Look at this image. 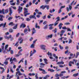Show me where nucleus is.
I'll return each instance as SVG.
<instances>
[{
	"label": "nucleus",
	"instance_id": "14",
	"mask_svg": "<svg viewBox=\"0 0 79 79\" xmlns=\"http://www.w3.org/2000/svg\"><path fill=\"white\" fill-rule=\"evenodd\" d=\"M11 35H10L9 37L7 36H5L4 38L6 39H7V40H9L10 38H11Z\"/></svg>",
	"mask_w": 79,
	"mask_h": 79
},
{
	"label": "nucleus",
	"instance_id": "3",
	"mask_svg": "<svg viewBox=\"0 0 79 79\" xmlns=\"http://www.w3.org/2000/svg\"><path fill=\"white\" fill-rule=\"evenodd\" d=\"M69 7H67L66 8V10L68 12L69 11V10H72V5H71V4H70V5H69Z\"/></svg>",
	"mask_w": 79,
	"mask_h": 79
},
{
	"label": "nucleus",
	"instance_id": "59",
	"mask_svg": "<svg viewBox=\"0 0 79 79\" xmlns=\"http://www.w3.org/2000/svg\"><path fill=\"white\" fill-rule=\"evenodd\" d=\"M14 52L13 51V50H11V51H10L11 54H13Z\"/></svg>",
	"mask_w": 79,
	"mask_h": 79
},
{
	"label": "nucleus",
	"instance_id": "58",
	"mask_svg": "<svg viewBox=\"0 0 79 79\" xmlns=\"http://www.w3.org/2000/svg\"><path fill=\"white\" fill-rule=\"evenodd\" d=\"M25 65H26L27 64V60H25Z\"/></svg>",
	"mask_w": 79,
	"mask_h": 79
},
{
	"label": "nucleus",
	"instance_id": "23",
	"mask_svg": "<svg viewBox=\"0 0 79 79\" xmlns=\"http://www.w3.org/2000/svg\"><path fill=\"white\" fill-rule=\"evenodd\" d=\"M78 75H79V73H75V74H73V76L74 77H76L77 76H78Z\"/></svg>",
	"mask_w": 79,
	"mask_h": 79
},
{
	"label": "nucleus",
	"instance_id": "37",
	"mask_svg": "<svg viewBox=\"0 0 79 79\" xmlns=\"http://www.w3.org/2000/svg\"><path fill=\"white\" fill-rule=\"evenodd\" d=\"M59 46L60 49H61V50H63V47L61 46V45H59Z\"/></svg>",
	"mask_w": 79,
	"mask_h": 79
},
{
	"label": "nucleus",
	"instance_id": "13",
	"mask_svg": "<svg viewBox=\"0 0 79 79\" xmlns=\"http://www.w3.org/2000/svg\"><path fill=\"white\" fill-rule=\"evenodd\" d=\"M32 35H33L34 34H35V32H36V30H35V28H33V29L32 30Z\"/></svg>",
	"mask_w": 79,
	"mask_h": 79
},
{
	"label": "nucleus",
	"instance_id": "44",
	"mask_svg": "<svg viewBox=\"0 0 79 79\" xmlns=\"http://www.w3.org/2000/svg\"><path fill=\"white\" fill-rule=\"evenodd\" d=\"M7 51L8 52H10V51H11V48L10 47V48H9V50L7 49Z\"/></svg>",
	"mask_w": 79,
	"mask_h": 79
},
{
	"label": "nucleus",
	"instance_id": "15",
	"mask_svg": "<svg viewBox=\"0 0 79 79\" xmlns=\"http://www.w3.org/2000/svg\"><path fill=\"white\" fill-rule=\"evenodd\" d=\"M30 19H32V18H34L35 19H36V17L34 15H30L29 17Z\"/></svg>",
	"mask_w": 79,
	"mask_h": 79
},
{
	"label": "nucleus",
	"instance_id": "30",
	"mask_svg": "<svg viewBox=\"0 0 79 79\" xmlns=\"http://www.w3.org/2000/svg\"><path fill=\"white\" fill-rule=\"evenodd\" d=\"M24 60V58H23L22 60H21L18 63V64H20L21 63V61L22 62V63H23V60Z\"/></svg>",
	"mask_w": 79,
	"mask_h": 79
},
{
	"label": "nucleus",
	"instance_id": "49",
	"mask_svg": "<svg viewBox=\"0 0 79 79\" xmlns=\"http://www.w3.org/2000/svg\"><path fill=\"white\" fill-rule=\"evenodd\" d=\"M46 78H48V77H50V75H46L45 77Z\"/></svg>",
	"mask_w": 79,
	"mask_h": 79
},
{
	"label": "nucleus",
	"instance_id": "40",
	"mask_svg": "<svg viewBox=\"0 0 79 79\" xmlns=\"http://www.w3.org/2000/svg\"><path fill=\"white\" fill-rule=\"evenodd\" d=\"M17 24H16V26L13 28V29H17Z\"/></svg>",
	"mask_w": 79,
	"mask_h": 79
},
{
	"label": "nucleus",
	"instance_id": "1",
	"mask_svg": "<svg viewBox=\"0 0 79 79\" xmlns=\"http://www.w3.org/2000/svg\"><path fill=\"white\" fill-rule=\"evenodd\" d=\"M24 12L23 14L24 16L26 17V16H27V15H30V13H28V9L24 8Z\"/></svg>",
	"mask_w": 79,
	"mask_h": 79
},
{
	"label": "nucleus",
	"instance_id": "12",
	"mask_svg": "<svg viewBox=\"0 0 79 79\" xmlns=\"http://www.w3.org/2000/svg\"><path fill=\"white\" fill-rule=\"evenodd\" d=\"M0 14L5 15V10L3 9L2 10L0 9Z\"/></svg>",
	"mask_w": 79,
	"mask_h": 79
},
{
	"label": "nucleus",
	"instance_id": "10",
	"mask_svg": "<svg viewBox=\"0 0 79 79\" xmlns=\"http://www.w3.org/2000/svg\"><path fill=\"white\" fill-rule=\"evenodd\" d=\"M40 67L41 68H44V66H45V64H44L42 63H41L40 64Z\"/></svg>",
	"mask_w": 79,
	"mask_h": 79
},
{
	"label": "nucleus",
	"instance_id": "22",
	"mask_svg": "<svg viewBox=\"0 0 79 79\" xmlns=\"http://www.w3.org/2000/svg\"><path fill=\"white\" fill-rule=\"evenodd\" d=\"M5 14H6V13H9V9H6L5 10Z\"/></svg>",
	"mask_w": 79,
	"mask_h": 79
},
{
	"label": "nucleus",
	"instance_id": "34",
	"mask_svg": "<svg viewBox=\"0 0 79 79\" xmlns=\"http://www.w3.org/2000/svg\"><path fill=\"white\" fill-rule=\"evenodd\" d=\"M6 23H3V27H5L6 26Z\"/></svg>",
	"mask_w": 79,
	"mask_h": 79
},
{
	"label": "nucleus",
	"instance_id": "61",
	"mask_svg": "<svg viewBox=\"0 0 79 79\" xmlns=\"http://www.w3.org/2000/svg\"><path fill=\"white\" fill-rule=\"evenodd\" d=\"M49 29L50 30H52V29H53V27H50L49 28Z\"/></svg>",
	"mask_w": 79,
	"mask_h": 79
},
{
	"label": "nucleus",
	"instance_id": "27",
	"mask_svg": "<svg viewBox=\"0 0 79 79\" xmlns=\"http://www.w3.org/2000/svg\"><path fill=\"white\" fill-rule=\"evenodd\" d=\"M58 24V21H56L54 23V26H56Z\"/></svg>",
	"mask_w": 79,
	"mask_h": 79
},
{
	"label": "nucleus",
	"instance_id": "56",
	"mask_svg": "<svg viewBox=\"0 0 79 79\" xmlns=\"http://www.w3.org/2000/svg\"><path fill=\"white\" fill-rule=\"evenodd\" d=\"M26 20L27 21H29L31 20L30 19H29V18H27L26 19Z\"/></svg>",
	"mask_w": 79,
	"mask_h": 79
},
{
	"label": "nucleus",
	"instance_id": "35",
	"mask_svg": "<svg viewBox=\"0 0 79 79\" xmlns=\"http://www.w3.org/2000/svg\"><path fill=\"white\" fill-rule=\"evenodd\" d=\"M48 28V25H45L44 27V29H46Z\"/></svg>",
	"mask_w": 79,
	"mask_h": 79
},
{
	"label": "nucleus",
	"instance_id": "39",
	"mask_svg": "<svg viewBox=\"0 0 79 79\" xmlns=\"http://www.w3.org/2000/svg\"><path fill=\"white\" fill-rule=\"evenodd\" d=\"M42 18L43 19H46V15L44 16H42Z\"/></svg>",
	"mask_w": 79,
	"mask_h": 79
},
{
	"label": "nucleus",
	"instance_id": "38",
	"mask_svg": "<svg viewBox=\"0 0 79 79\" xmlns=\"http://www.w3.org/2000/svg\"><path fill=\"white\" fill-rule=\"evenodd\" d=\"M72 14H73V12L71 11V12L69 13V15L70 16H71V15H72Z\"/></svg>",
	"mask_w": 79,
	"mask_h": 79
},
{
	"label": "nucleus",
	"instance_id": "55",
	"mask_svg": "<svg viewBox=\"0 0 79 79\" xmlns=\"http://www.w3.org/2000/svg\"><path fill=\"white\" fill-rule=\"evenodd\" d=\"M68 31H71V30L69 28H67Z\"/></svg>",
	"mask_w": 79,
	"mask_h": 79
},
{
	"label": "nucleus",
	"instance_id": "60",
	"mask_svg": "<svg viewBox=\"0 0 79 79\" xmlns=\"http://www.w3.org/2000/svg\"><path fill=\"white\" fill-rule=\"evenodd\" d=\"M63 76V74L62 73H60L59 74V77H61V76Z\"/></svg>",
	"mask_w": 79,
	"mask_h": 79
},
{
	"label": "nucleus",
	"instance_id": "2",
	"mask_svg": "<svg viewBox=\"0 0 79 79\" xmlns=\"http://www.w3.org/2000/svg\"><path fill=\"white\" fill-rule=\"evenodd\" d=\"M8 47V45L7 44L5 46V48H4V46H2V52L4 53H5V52H6V49Z\"/></svg>",
	"mask_w": 79,
	"mask_h": 79
},
{
	"label": "nucleus",
	"instance_id": "53",
	"mask_svg": "<svg viewBox=\"0 0 79 79\" xmlns=\"http://www.w3.org/2000/svg\"><path fill=\"white\" fill-rule=\"evenodd\" d=\"M55 77H58L59 76H60V75H59V74H58V73H56V75H55Z\"/></svg>",
	"mask_w": 79,
	"mask_h": 79
},
{
	"label": "nucleus",
	"instance_id": "28",
	"mask_svg": "<svg viewBox=\"0 0 79 79\" xmlns=\"http://www.w3.org/2000/svg\"><path fill=\"white\" fill-rule=\"evenodd\" d=\"M29 76H35V73H30L29 74Z\"/></svg>",
	"mask_w": 79,
	"mask_h": 79
},
{
	"label": "nucleus",
	"instance_id": "6",
	"mask_svg": "<svg viewBox=\"0 0 79 79\" xmlns=\"http://www.w3.org/2000/svg\"><path fill=\"white\" fill-rule=\"evenodd\" d=\"M40 47L41 49H42L43 50H45V47H46V46L44 45H41L40 46Z\"/></svg>",
	"mask_w": 79,
	"mask_h": 79
},
{
	"label": "nucleus",
	"instance_id": "36",
	"mask_svg": "<svg viewBox=\"0 0 79 79\" xmlns=\"http://www.w3.org/2000/svg\"><path fill=\"white\" fill-rule=\"evenodd\" d=\"M34 44H32L31 45V48H34Z\"/></svg>",
	"mask_w": 79,
	"mask_h": 79
},
{
	"label": "nucleus",
	"instance_id": "50",
	"mask_svg": "<svg viewBox=\"0 0 79 79\" xmlns=\"http://www.w3.org/2000/svg\"><path fill=\"white\" fill-rule=\"evenodd\" d=\"M57 32V29L55 28L54 30V33H56Z\"/></svg>",
	"mask_w": 79,
	"mask_h": 79
},
{
	"label": "nucleus",
	"instance_id": "42",
	"mask_svg": "<svg viewBox=\"0 0 79 79\" xmlns=\"http://www.w3.org/2000/svg\"><path fill=\"white\" fill-rule=\"evenodd\" d=\"M19 43V42H17L16 44L15 45V46H17V47H18V46L19 45V44H18Z\"/></svg>",
	"mask_w": 79,
	"mask_h": 79
},
{
	"label": "nucleus",
	"instance_id": "21",
	"mask_svg": "<svg viewBox=\"0 0 79 79\" xmlns=\"http://www.w3.org/2000/svg\"><path fill=\"white\" fill-rule=\"evenodd\" d=\"M48 71H50L51 73H53V72H54L55 70L53 69H48Z\"/></svg>",
	"mask_w": 79,
	"mask_h": 79
},
{
	"label": "nucleus",
	"instance_id": "31",
	"mask_svg": "<svg viewBox=\"0 0 79 79\" xmlns=\"http://www.w3.org/2000/svg\"><path fill=\"white\" fill-rule=\"evenodd\" d=\"M56 19H57V21H60V17H57L56 18Z\"/></svg>",
	"mask_w": 79,
	"mask_h": 79
},
{
	"label": "nucleus",
	"instance_id": "20",
	"mask_svg": "<svg viewBox=\"0 0 79 79\" xmlns=\"http://www.w3.org/2000/svg\"><path fill=\"white\" fill-rule=\"evenodd\" d=\"M28 30L26 28L24 30V33H25V34H28V32H27V31Z\"/></svg>",
	"mask_w": 79,
	"mask_h": 79
},
{
	"label": "nucleus",
	"instance_id": "11",
	"mask_svg": "<svg viewBox=\"0 0 79 79\" xmlns=\"http://www.w3.org/2000/svg\"><path fill=\"white\" fill-rule=\"evenodd\" d=\"M26 24L24 23H22L20 26V28H22V27H23V28H24V27H26Z\"/></svg>",
	"mask_w": 79,
	"mask_h": 79
},
{
	"label": "nucleus",
	"instance_id": "7",
	"mask_svg": "<svg viewBox=\"0 0 79 79\" xmlns=\"http://www.w3.org/2000/svg\"><path fill=\"white\" fill-rule=\"evenodd\" d=\"M18 11H19V13H20L21 12H22L23 11V7L19 6V9H18Z\"/></svg>",
	"mask_w": 79,
	"mask_h": 79
},
{
	"label": "nucleus",
	"instance_id": "18",
	"mask_svg": "<svg viewBox=\"0 0 79 79\" xmlns=\"http://www.w3.org/2000/svg\"><path fill=\"white\" fill-rule=\"evenodd\" d=\"M62 25H63V24L61 23H60L58 27H59V29H61L62 28Z\"/></svg>",
	"mask_w": 79,
	"mask_h": 79
},
{
	"label": "nucleus",
	"instance_id": "24",
	"mask_svg": "<svg viewBox=\"0 0 79 79\" xmlns=\"http://www.w3.org/2000/svg\"><path fill=\"white\" fill-rule=\"evenodd\" d=\"M14 25V23H13V22H10L9 23V26H13Z\"/></svg>",
	"mask_w": 79,
	"mask_h": 79
},
{
	"label": "nucleus",
	"instance_id": "19",
	"mask_svg": "<svg viewBox=\"0 0 79 79\" xmlns=\"http://www.w3.org/2000/svg\"><path fill=\"white\" fill-rule=\"evenodd\" d=\"M44 63L46 64H48V60L47 59H44Z\"/></svg>",
	"mask_w": 79,
	"mask_h": 79
},
{
	"label": "nucleus",
	"instance_id": "54",
	"mask_svg": "<svg viewBox=\"0 0 79 79\" xmlns=\"http://www.w3.org/2000/svg\"><path fill=\"white\" fill-rule=\"evenodd\" d=\"M62 29H67V28L66 27V26H65L64 27H62Z\"/></svg>",
	"mask_w": 79,
	"mask_h": 79
},
{
	"label": "nucleus",
	"instance_id": "25",
	"mask_svg": "<svg viewBox=\"0 0 79 79\" xmlns=\"http://www.w3.org/2000/svg\"><path fill=\"white\" fill-rule=\"evenodd\" d=\"M44 7H45V6L42 5L40 6V9H42V8L43 10H44V9H44Z\"/></svg>",
	"mask_w": 79,
	"mask_h": 79
},
{
	"label": "nucleus",
	"instance_id": "62",
	"mask_svg": "<svg viewBox=\"0 0 79 79\" xmlns=\"http://www.w3.org/2000/svg\"><path fill=\"white\" fill-rule=\"evenodd\" d=\"M13 61H16L17 60H16V58L14 57L13 59Z\"/></svg>",
	"mask_w": 79,
	"mask_h": 79
},
{
	"label": "nucleus",
	"instance_id": "5",
	"mask_svg": "<svg viewBox=\"0 0 79 79\" xmlns=\"http://www.w3.org/2000/svg\"><path fill=\"white\" fill-rule=\"evenodd\" d=\"M47 55H48V56H50H50H49V58H50V59H53V57H52V53L51 52H48L47 53Z\"/></svg>",
	"mask_w": 79,
	"mask_h": 79
},
{
	"label": "nucleus",
	"instance_id": "17",
	"mask_svg": "<svg viewBox=\"0 0 79 79\" xmlns=\"http://www.w3.org/2000/svg\"><path fill=\"white\" fill-rule=\"evenodd\" d=\"M64 63L63 61L59 62L57 63V64H64Z\"/></svg>",
	"mask_w": 79,
	"mask_h": 79
},
{
	"label": "nucleus",
	"instance_id": "64",
	"mask_svg": "<svg viewBox=\"0 0 79 79\" xmlns=\"http://www.w3.org/2000/svg\"><path fill=\"white\" fill-rule=\"evenodd\" d=\"M65 78H66V77H65V76H64V77H61V79H65Z\"/></svg>",
	"mask_w": 79,
	"mask_h": 79
},
{
	"label": "nucleus",
	"instance_id": "41",
	"mask_svg": "<svg viewBox=\"0 0 79 79\" xmlns=\"http://www.w3.org/2000/svg\"><path fill=\"white\" fill-rule=\"evenodd\" d=\"M64 24H65V25H70V23L69 22L65 23H64Z\"/></svg>",
	"mask_w": 79,
	"mask_h": 79
},
{
	"label": "nucleus",
	"instance_id": "33",
	"mask_svg": "<svg viewBox=\"0 0 79 79\" xmlns=\"http://www.w3.org/2000/svg\"><path fill=\"white\" fill-rule=\"evenodd\" d=\"M9 32H10L11 33V32H13V30L12 29H9Z\"/></svg>",
	"mask_w": 79,
	"mask_h": 79
},
{
	"label": "nucleus",
	"instance_id": "46",
	"mask_svg": "<svg viewBox=\"0 0 79 79\" xmlns=\"http://www.w3.org/2000/svg\"><path fill=\"white\" fill-rule=\"evenodd\" d=\"M62 11V10H61V9L60 8V9L59 10V12L58 13H61V12Z\"/></svg>",
	"mask_w": 79,
	"mask_h": 79
},
{
	"label": "nucleus",
	"instance_id": "48",
	"mask_svg": "<svg viewBox=\"0 0 79 79\" xmlns=\"http://www.w3.org/2000/svg\"><path fill=\"white\" fill-rule=\"evenodd\" d=\"M5 69H3V70L1 72V74H3V73L5 72Z\"/></svg>",
	"mask_w": 79,
	"mask_h": 79
},
{
	"label": "nucleus",
	"instance_id": "29",
	"mask_svg": "<svg viewBox=\"0 0 79 79\" xmlns=\"http://www.w3.org/2000/svg\"><path fill=\"white\" fill-rule=\"evenodd\" d=\"M65 31H66L64 30H62L60 31V33H62V34H64V32H65Z\"/></svg>",
	"mask_w": 79,
	"mask_h": 79
},
{
	"label": "nucleus",
	"instance_id": "47",
	"mask_svg": "<svg viewBox=\"0 0 79 79\" xmlns=\"http://www.w3.org/2000/svg\"><path fill=\"white\" fill-rule=\"evenodd\" d=\"M43 21H44V20H40V22L39 23V24H41V23H43Z\"/></svg>",
	"mask_w": 79,
	"mask_h": 79
},
{
	"label": "nucleus",
	"instance_id": "26",
	"mask_svg": "<svg viewBox=\"0 0 79 79\" xmlns=\"http://www.w3.org/2000/svg\"><path fill=\"white\" fill-rule=\"evenodd\" d=\"M46 7H47V10H48V9H49V6L48 5L45 6L44 8V9H45V8Z\"/></svg>",
	"mask_w": 79,
	"mask_h": 79
},
{
	"label": "nucleus",
	"instance_id": "63",
	"mask_svg": "<svg viewBox=\"0 0 79 79\" xmlns=\"http://www.w3.org/2000/svg\"><path fill=\"white\" fill-rule=\"evenodd\" d=\"M33 37H31V39H30V41H32V40H33Z\"/></svg>",
	"mask_w": 79,
	"mask_h": 79
},
{
	"label": "nucleus",
	"instance_id": "43",
	"mask_svg": "<svg viewBox=\"0 0 79 79\" xmlns=\"http://www.w3.org/2000/svg\"><path fill=\"white\" fill-rule=\"evenodd\" d=\"M48 22L47 21H45L44 22H43V24L44 25H45Z\"/></svg>",
	"mask_w": 79,
	"mask_h": 79
},
{
	"label": "nucleus",
	"instance_id": "9",
	"mask_svg": "<svg viewBox=\"0 0 79 79\" xmlns=\"http://www.w3.org/2000/svg\"><path fill=\"white\" fill-rule=\"evenodd\" d=\"M16 71H17V72H16V75L15 76L16 77L17 76H18V74H19V73H20V70L18 68H17L16 69Z\"/></svg>",
	"mask_w": 79,
	"mask_h": 79
},
{
	"label": "nucleus",
	"instance_id": "51",
	"mask_svg": "<svg viewBox=\"0 0 79 79\" xmlns=\"http://www.w3.org/2000/svg\"><path fill=\"white\" fill-rule=\"evenodd\" d=\"M51 0H45V2L46 3H48Z\"/></svg>",
	"mask_w": 79,
	"mask_h": 79
},
{
	"label": "nucleus",
	"instance_id": "8",
	"mask_svg": "<svg viewBox=\"0 0 79 79\" xmlns=\"http://www.w3.org/2000/svg\"><path fill=\"white\" fill-rule=\"evenodd\" d=\"M52 37H53V35L51 34V35H49L46 36V39L47 40H49L50 38H52Z\"/></svg>",
	"mask_w": 79,
	"mask_h": 79
},
{
	"label": "nucleus",
	"instance_id": "45",
	"mask_svg": "<svg viewBox=\"0 0 79 79\" xmlns=\"http://www.w3.org/2000/svg\"><path fill=\"white\" fill-rule=\"evenodd\" d=\"M23 40V38H22L21 37H19L18 39L19 41H20V40Z\"/></svg>",
	"mask_w": 79,
	"mask_h": 79
},
{
	"label": "nucleus",
	"instance_id": "4",
	"mask_svg": "<svg viewBox=\"0 0 79 79\" xmlns=\"http://www.w3.org/2000/svg\"><path fill=\"white\" fill-rule=\"evenodd\" d=\"M39 69L40 71H42V73L43 74H47V72H46L45 70H44V69H41L40 68H39Z\"/></svg>",
	"mask_w": 79,
	"mask_h": 79
},
{
	"label": "nucleus",
	"instance_id": "52",
	"mask_svg": "<svg viewBox=\"0 0 79 79\" xmlns=\"http://www.w3.org/2000/svg\"><path fill=\"white\" fill-rule=\"evenodd\" d=\"M10 5H12V6L15 5V3L13 2L12 3H10Z\"/></svg>",
	"mask_w": 79,
	"mask_h": 79
},
{
	"label": "nucleus",
	"instance_id": "16",
	"mask_svg": "<svg viewBox=\"0 0 79 79\" xmlns=\"http://www.w3.org/2000/svg\"><path fill=\"white\" fill-rule=\"evenodd\" d=\"M9 12H10V13H9V15L10 16H11V14L13 13V11H12V9L11 8H9Z\"/></svg>",
	"mask_w": 79,
	"mask_h": 79
},
{
	"label": "nucleus",
	"instance_id": "32",
	"mask_svg": "<svg viewBox=\"0 0 79 79\" xmlns=\"http://www.w3.org/2000/svg\"><path fill=\"white\" fill-rule=\"evenodd\" d=\"M8 64V62L6 60H5L4 62V64H5L6 65Z\"/></svg>",
	"mask_w": 79,
	"mask_h": 79
},
{
	"label": "nucleus",
	"instance_id": "57",
	"mask_svg": "<svg viewBox=\"0 0 79 79\" xmlns=\"http://www.w3.org/2000/svg\"><path fill=\"white\" fill-rule=\"evenodd\" d=\"M23 40H22L20 41L19 43L20 44H23Z\"/></svg>",
	"mask_w": 79,
	"mask_h": 79
}]
</instances>
